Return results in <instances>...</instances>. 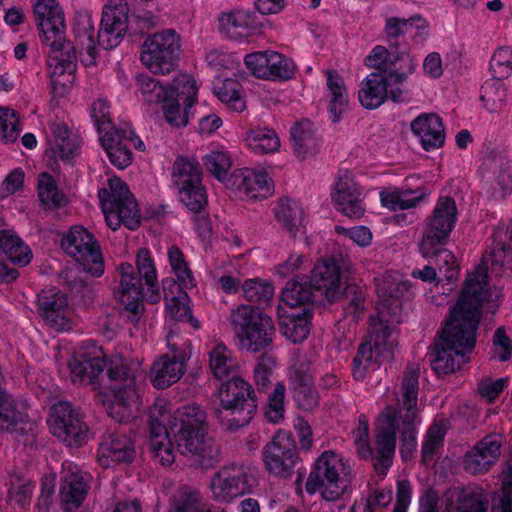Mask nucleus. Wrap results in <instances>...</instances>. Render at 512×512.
Segmentation results:
<instances>
[{"mask_svg": "<svg viewBox=\"0 0 512 512\" xmlns=\"http://www.w3.org/2000/svg\"><path fill=\"white\" fill-rule=\"evenodd\" d=\"M39 310L50 327L56 331L72 328L71 312L67 298L55 288L43 290L38 296Z\"/></svg>", "mask_w": 512, "mask_h": 512, "instance_id": "cd10ccee", "label": "nucleus"}, {"mask_svg": "<svg viewBox=\"0 0 512 512\" xmlns=\"http://www.w3.org/2000/svg\"><path fill=\"white\" fill-rule=\"evenodd\" d=\"M196 80L188 74L177 75L169 85L162 86L149 75L137 77V91L148 104L162 103L165 120L174 127H184L198 100Z\"/></svg>", "mask_w": 512, "mask_h": 512, "instance_id": "423d86ee", "label": "nucleus"}, {"mask_svg": "<svg viewBox=\"0 0 512 512\" xmlns=\"http://www.w3.org/2000/svg\"><path fill=\"white\" fill-rule=\"evenodd\" d=\"M37 196L40 204L48 210H55L66 204L65 194L59 189L56 179L47 172L38 176Z\"/></svg>", "mask_w": 512, "mask_h": 512, "instance_id": "de8ad7c7", "label": "nucleus"}, {"mask_svg": "<svg viewBox=\"0 0 512 512\" xmlns=\"http://www.w3.org/2000/svg\"><path fill=\"white\" fill-rule=\"evenodd\" d=\"M378 315L371 319L369 340L361 344L353 361V376L364 380L392 357L397 346L394 323L403 300L414 296L412 283L397 271H386L375 279Z\"/></svg>", "mask_w": 512, "mask_h": 512, "instance_id": "7ed1b4c3", "label": "nucleus"}, {"mask_svg": "<svg viewBox=\"0 0 512 512\" xmlns=\"http://www.w3.org/2000/svg\"><path fill=\"white\" fill-rule=\"evenodd\" d=\"M127 137L125 132L115 130L99 138L110 162L119 169L128 167L132 162V152L123 143Z\"/></svg>", "mask_w": 512, "mask_h": 512, "instance_id": "c03bdc74", "label": "nucleus"}, {"mask_svg": "<svg viewBox=\"0 0 512 512\" xmlns=\"http://www.w3.org/2000/svg\"><path fill=\"white\" fill-rule=\"evenodd\" d=\"M43 133L46 139L47 153L54 159L70 162L79 155V140L64 120L50 119L47 126L43 128Z\"/></svg>", "mask_w": 512, "mask_h": 512, "instance_id": "393cba45", "label": "nucleus"}, {"mask_svg": "<svg viewBox=\"0 0 512 512\" xmlns=\"http://www.w3.org/2000/svg\"><path fill=\"white\" fill-rule=\"evenodd\" d=\"M166 323L188 322L194 329L200 327L199 322L191 315L190 298L185 292L166 298Z\"/></svg>", "mask_w": 512, "mask_h": 512, "instance_id": "8fccbe9b", "label": "nucleus"}, {"mask_svg": "<svg viewBox=\"0 0 512 512\" xmlns=\"http://www.w3.org/2000/svg\"><path fill=\"white\" fill-rule=\"evenodd\" d=\"M490 69L494 79L501 80L512 75V50L509 48L498 49L491 58Z\"/></svg>", "mask_w": 512, "mask_h": 512, "instance_id": "338daca9", "label": "nucleus"}, {"mask_svg": "<svg viewBox=\"0 0 512 512\" xmlns=\"http://www.w3.org/2000/svg\"><path fill=\"white\" fill-rule=\"evenodd\" d=\"M124 34H78L77 51L84 66L96 63L97 47L108 50L118 46Z\"/></svg>", "mask_w": 512, "mask_h": 512, "instance_id": "e433bc0d", "label": "nucleus"}, {"mask_svg": "<svg viewBox=\"0 0 512 512\" xmlns=\"http://www.w3.org/2000/svg\"><path fill=\"white\" fill-rule=\"evenodd\" d=\"M218 400L221 409L234 416L230 429L249 423L257 408L251 385L240 377H232L220 386Z\"/></svg>", "mask_w": 512, "mask_h": 512, "instance_id": "4468645a", "label": "nucleus"}, {"mask_svg": "<svg viewBox=\"0 0 512 512\" xmlns=\"http://www.w3.org/2000/svg\"><path fill=\"white\" fill-rule=\"evenodd\" d=\"M230 322L240 349L256 353L272 344L274 322L258 307L238 306L232 311Z\"/></svg>", "mask_w": 512, "mask_h": 512, "instance_id": "1a4fd4ad", "label": "nucleus"}, {"mask_svg": "<svg viewBox=\"0 0 512 512\" xmlns=\"http://www.w3.org/2000/svg\"><path fill=\"white\" fill-rule=\"evenodd\" d=\"M257 15L251 11L237 9L230 12H223L217 18V28L220 32H229L237 29L258 28Z\"/></svg>", "mask_w": 512, "mask_h": 512, "instance_id": "5fc2aeb1", "label": "nucleus"}, {"mask_svg": "<svg viewBox=\"0 0 512 512\" xmlns=\"http://www.w3.org/2000/svg\"><path fill=\"white\" fill-rule=\"evenodd\" d=\"M391 62L387 76L395 85L399 86L416 71V59L409 53L398 52L395 49Z\"/></svg>", "mask_w": 512, "mask_h": 512, "instance_id": "4d7b16f0", "label": "nucleus"}, {"mask_svg": "<svg viewBox=\"0 0 512 512\" xmlns=\"http://www.w3.org/2000/svg\"><path fill=\"white\" fill-rule=\"evenodd\" d=\"M242 292L249 301H269L274 294V287L267 281L248 279L242 284Z\"/></svg>", "mask_w": 512, "mask_h": 512, "instance_id": "0e129e2a", "label": "nucleus"}, {"mask_svg": "<svg viewBox=\"0 0 512 512\" xmlns=\"http://www.w3.org/2000/svg\"><path fill=\"white\" fill-rule=\"evenodd\" d=\"M285 386L277 383L273 392L269 395L265 411L267 419L272 423H278L284 416Z\"/></svg>", "mask_w": 512, "mask_h": 512, "instance_id": "774afa93", "label": "nucleus"}, {"mask_svg": "<svg viewBox=\"0 0 512 512\" xmlns=\"http://www.w3.org/2000/svg\"><path fill=\"white\" fill-rule=\"evenodd\" d=\"M366 194L357 182L353 171L339 169L331 198L336 209L343 215L359 219L365 213L363 200Z\"/></svg>", "mask_w": 512, "mask_h": 512, "instance_id": "aec40b11", "label": "nucleus"}, {"mask_svg": "<svg viewBox=\"0 0 512 512\" xmlns=\"http://www.w3.org/2000/svg\"><path fill=\"white\" fill-rule=\"evenodd\" d=\"M34 14L40 32H61L66 28L64 13L57 0H37Z\"/></svg>", "mask_w": 512, "mask_h": 512, "instance_id": "79ce46f5", "label": "nucleus"}, {"mask_svg": "<svg viewBox=\"0 0 512 512\" xmlns=\"http://www.w3.org/2000/svg\"><path fill=\"white\" fill-rule=\"evenodd\" d=\"M91 117L97 127L99 138L104 133H112L117 130L111 123L109 104L104 99H98L92 103Z\"/></svg>", "mask_w": 512, "mask_h": 512, "instance_id": "69168bd1", "label": "nucleus"}, {"mask_svg": "<svg viewBox=\"0 0 512 512\" xmlns=\"http://www.w3.org/2000/svg\"><path fill=\"white\" fill-rule=\"evenodd\" d=\"M480 98L487 111L499 112L506 105L508 89L502 80L492 78L483 84Z\"/></svg>", "mask_w": 512, "mask_h": 512, "instance_id": "603ef678", "label": "nucleus"}, {"mask_svg": "<svg viewBox=\"0 0 512 512\" xmlns=\"http://www.w3.org/2000/svg\"><path fill=\"white\" fill-rule=\"evenodd\" d=\"M501 438L489 435L466 455L465 468L473 474L486 472L500 455Z\"/></svg>", "mask_w": 512, "mask_h": 512, "instance_id": "72a5a7b5", "label": "nucleus"}, {"mask_svg": "<svg viewBox=\"0 0 512 512\" xmlns=\"http://www.w3.org/2000/svg\"><path fill=\"white\" fill-rule=\"evenodd\" d=\"M49 432L68 447H80L88 441V427L68 402L53 404L47 417Z\"/></svg>", "mask_w": 512, "mask_h": 512, "instance_id": "2eb2a0df", "label": "nucleus"}, {"mask_svg": "<svg viewBox=\"0 0 512 512\" xmlns=\"http://www.w3.org/2000/svg\"><path fill=\"white\" fill-rule=\"evenodd\" d=\"M120 276L116 297L124 310L132 316H137L143 311V293L140 279L135 274L132 264L123 262L118 267Z\"/></svg>", "mask_w": 512, "mask_h": 512, "instance_id": "c756f323", "label": "nucleus"}, {"mask_svg": "<svg viewBox=\"0 0 512 512\" xmlns=\"http://www.w3.org/2000/svg\"><path fill=\"white\" fill-rule=\"evenodd\" d=\"M180 43L176 34H147L141 50L142 63L154 74H168L175 69Z\"/></svg>", "mask_w": 512, "mask_h": 512, "instance_id": "f3484780", "label": "nucleus"}, {"mask_svg": "<svg viewBox=\"0 0 512 512\" xmlns=\"http://www.w3.org/2000/svg\"><path fill=\"white\" fill-rule=\"evenodd\" d=\"M62 248L84 271L94 277L104 273L100 248L93 236L82 226H74L62 238Z\"/></svg>", "mask_w": 512, "mask_h": 512, "instance_id": "dca6fc26", "label": "nucleus"}, {"mask_svg": "<svg viewBox=\"0 0 512 512\" xmlns=\"http://www.w3.org/2000/svg\"><path fill=\"white\" fill-rule=\"evenodd\" d=\"M244 64L251 75L265 81H287L296 73L292 59L271 49L247 54Z\"/></svg>", "mask_w": 512, "mask_h": 512, "instance_id": "a211bd4d", "label": "nucleus"}, {"mask_svg": "<svg viewBox=\"0 0 512 512\" xmlns=\"http://www.w3.org/2000/svg\"><path fill=\"white\" fill-rule=\"evenodd\" d=\"M503 228L494 233V244L481 263L468 273L464 288L450 309L444 328L431 354L432 369L438 375L452 374L468 362L480 322V305L491 297L486 289L491 275H512V246L498 242Z\"/></svg>", "mask_w": 512, "mask_h": 512, "instance_id": "f257e3e1", "label": "nucleus"}, {"mask_svg": "<svg viewBox=\"0 0 512 512\" xmlns=\"http://www.w3.org/2000/svg\"><path fill=\"white\" fill-rule=\"evenodd\" d=\"M358 99L364 108L373 110L380 107L387 99L402 102L404 91L400 86L395 85L387 74L372 72L361 81Z\"/></svg>", "mask_w": 512, "mask_h": 512, "instance_id": "5701e85b", "label": "nucleus"}, {"mask_svg": "<svg viewBox=\"0 0 512 512\" xmlns=\"http://www.w3.org/2000/svg\"><path fill=\"white\" fill-rule=\"evenodd\" d=\"M327 109L333 122H338L348 110L349 98L343 78L335 71H326Z\"/></svg>", "mask_w": 512, "mask_h": 512, "instance_id": "58836bf2", "label": "nucleus"}, {"mask_svg": "<svg viewBox=\"0 0 512 512\" xmlns=\"http://www.w3.org/2000/svg\"><path fill=\"white\" fill-rule=\"evenodd\" d=\"M107 225L116 230L123 223L133 230L139 225L137 204L127 185L118 177L108 180V187L98 193Z\"/></svg>", "mask_w": 512, "mask_h": 512, "instance_id": "9b49d317", "label": "nucleus"}, {"mask_svg": "<svg viewBox=\"0 0 512 512\" xmlns=\"http://www.w3.org/2000/svg\"><path fill=\"white\" fill-rule=\"evenodd\" d=\"M136 264L138 273L144 279L150 293L147 296L149 302L157 303L160 300L157 273L149 250L143 248L138 251Z\"/></svg>", "mask_w": 512, "mask_h": 512, "instance_id": "864d4df0", "label": "nucleus"}, {"mask_svg": "<svg viewBox=\"0 0 512 512\" xmlns=\"http://www.w3.org/2000/svg\"><path fill=\"white\" fill-rule=\"evenodd\" d=\"M74 383L89 384L107 367L103 350L96 345L81 347L68 362Z\"/></svg>", "mask_w": 512, "mask_h": 512, "instance_id": "a878e982", "label": "nucleus"}, {"mask_svg": "<svg viewBox=\"0 0 512 512\" xmlns=\"http://www.w3.org/2000/svg\"><path fill=\"white\" fill-rule=\"evenodd\" d=\"M445 434L446 424L444 422L434 423L429 428L422 445V458L424 462L428 463L433 460L443 444Z\"/></svg>", "mask_w": 512, "mask_h": 512, "instance_id": "bf43d9fd", "label": "nucleus"}, {"mask_svg": "<svg viewBox=\"0 0 512 512\" xmlns=\"http://www.w3.org/2000/svg\"><path fill=\"white\" fill-rule=\"evenodd\" d=\"M276 368L277 364L274 357L269 355L260 357L254 370V381L259 391H264L268 388L271 381L275 378Z\"/></svg>", "mask_w": 512, "mask_h": 512, "instance_id": "680f3d73", "label": "nucleus"}, {"mask_svg": "<svg viewBox=\"0 0 512 512\" xmlns=\"http://www.w3.org/2000/svg\"><path fill=\"white\" fill-rule=\"evenodd\" d=\"M297 459L296 444L287 431H278L262 451L265 468L277 476L289 475Z\"/></svg>", "mask_w": 512, "mask_h": 512, "instance_id": "4be33fe9", "label": "nucleus"}, {"mask_svg": "<svg viewBox=\"0 0 512 512\" xmlns=\"http://www.w3.org/2000/svg\"><path fill=\"white\" fill-rule=\"evenodd\" d=\"M293 395L298 408L303 411H312L318 405V395L311 384V375L304 373L301 377L298 372L291 375Z\"/></svg>", "mask_w": 512, "mask_h": 512, "instance_id": "3c124183", "label": "nucleus"}, {"mask_svg": "<svg viewBox=\"0 0 512 512\" xmlns=\"http://www.w3.org/2000/svg\"><path fill=\"white\" fill-rule=\"evenodd\" d=\"M293 150L299 160H304L317 151L319 141L313 124L308 120L297 122L290 131Z\"/></svg>", "mask_w": 512, "mask_h": 512, "instance_id": "37998d69", "label": "nucleus"}, {"mask_svg": "<svg viewBox=\"0 0 512 512\" xmlns=\"http://www.w3.org/2000/svg\"><path fill=\"white\" fill-rule=\"evenodd\" d=\"M67 467L68 473L64 476L60 497L63 508L67 511H73L76 510L85 499L89 476L71 464Z\"/></svg>", "mask_w": 512, "mask_h": 512, "instance_id": "f704fd0d", "label": "nucleus"}, {"mask_svg": "<svg viewBox=\"0 0 512 512\" xmlns=\"http://www.w3.org/2000/svg\"><path fill=\"white\" fill-rule=\"evenodd\" d=\"M135 447L130 436L121 433L108 434L99 445L97 460L104 467L127 463L134 459Z\"/></svg>", "mask_w": 512, "mask_h": 512, "instance_id": "2f4dec72", "label": "nucleus"}, {"mask_svg": "<svg viewBox=\"0 0 512 512\" xmlns=\"http://www.w3.org/2000/svg\"><path fill=\"white\" fill-rule=\"evenodd\" d=\"M175 334H167V347L171 354L161 355L152 365L150 380L157 389H164L180 380L186 370L187 354L174 341Z\"/></svg>", "mask_w": 512, "mask_h": 512, "instance_id": "412c9836", "label": "nucleus"}, {"mask_svg": "<svg viewBox=\"0 0 512 512\" xmlns=\"http://www.w3.org/2000/svg\"><path fill=\"white\" fill-rule=\"evenodd\" d=\"M310 285L328 301H335L342 293L341 269L333 259L319 261L312 270Z\"/></svg>", "mask_w": 512, "mask_h": 512, "instance_id": "7c9ffc66", "label": "nucleus"}, {"mask_svg": "<svg viewBox=\"0 0 512 512\" xmlns=\"http://www.w3.org/2000/svg\"><path fill=\"white\" fill-rule=\"evenodd\" d=\"M225 187L245 201L264 200L274 192L273 180L264 169H237L227 178Z\"/></svg>", "mask_w": 512, "mask_h": 512, "instance_id": "6ab92c4d", "label": "nucleus"}, {"mask_svg": "<svg viewBox=\"0 0 512 512\" xmlns=\"http://www.w3.org/2000/svg\"><path fill=\"white\" fill-rule=\"evenodd\" d=\"M288 289L284 294V303L278 306L279 327L285 338L293 343L304 341L310 332L311 308L295 310L298 303Z\"/></svg>", "mask_w": 512, "mask_h": 512, "instance_id": "b1692460", "label": "nucleus"}, {"mask_svg": "<svg viewBox=\"0 0 512 512\" xmlns=\"http://www.w3.org/2000/svg\"><path fill=\"white\" fill-rule=\"evenodd\" d=\"M350 487V465L334 451H325L317 458L305 485L309 494L319 493L327 501L340 499Z\"/></svg>", "mask_w": 512, "mask_h": 512, "instance_id": "6e6552de", "label": "nucleus"}, {"mask_svg": "<svg viewBox=\"0 0 512 512\" xmlns=\"http://www.w3.org/2000/svg\"><path fill=\"white\" fill-rule=\"evenodd\" d=\"M429 192L425 188L385 187L380 190L379 198L381 206L391 210H404L416 207Z\"/></svg>", "mask_w": 512, "mask_h": 512, "instance_id": "4c0bfd02", "label": "nucleus"}, {"mask_svg": "<svg viewBox=\"0 0 512 512\" xmlns=\"http://www.w3.org/2000/svg\"><path fill=\"white\" fill-rule=\"evenodd\" d=\"M418 371L408 369L402 379L401 395L386 391L380 403L383 409L375 422V469L385 475L392 465L396 436H402L401 454L407 460L416 448V424L419 414Z\"/></svg>", "mask_w": 512, "mask_h": 512, "instance_id": "20e7f679", "label": "nucleus"}, {"mask_svg": "<svg viewBox=\"0 0 512 512\" xmlns=\"http://www.w3.org/2000/svg\"><path fill=\"white\" fill-rule=\"evenodd\" d=\"M213 95L227 108L241 113L246 109L242 84L233 78L217 77L212 86Z\"/></svg>", "mask_w": 512, "mask_h": 512, "instance_id": "a19ab883", "label": "nucleus"}, {"mask_svg": "<svg viewBox=\"0 0 512 512\" xmlns=\"http://www.w3.org/2000/svg\"><path fill=\"white\" fill-rule=\"evenodd\" d=\"M410 129L426 151L440 148L445 142L444 125L437 114H420L411 122Z\"/></svg>", "mask_w": 512, "mask_h": 512, "instance_id": "473e14b6", "label": "nucleus"}, {"mask_svg": "<svg viewBox=\"0 0 512 512\" xmlns=\"http://www.w3.org/2000/svg\"><path fill=\"white\" fill-rule=\"evenodd\" d=\"M169 512H227L223 508L213 507L197 489L182 488L173 496Z\"/></svg>", "mask_w": 512, "mask_h": 512, "instance_id": "ea45409f", "label": "nucleus"}, {"mask_svg": "<svg viewBox=\"0 0 512 512\" xmlns=\"http://www.w3.org/2000/svg\"><path fill=\"white\" fill-rule=\"evenodd\" d=\"M258 486L256 472L243 465H229L217 471L209 482L212 499L220 504H229L236 498L250 494Z\"/></svg>", "mask_w": 512, "mask_h": 512, "instance_id": "f8f14e48", "label": "nucleus"}, {"mask_svg": "<svg viewBox=\"0 0 512 512\" xmlns=\"http://www.w3.org/2000/svg\"><path fill=\"white\" fill-rule=\"evenodd\" d=\"M245 142L247 147L255 154L275 153L280 148V139L276 132L265 127L248 131Z\"/></svg>", "mask_w": 512, "mask_h": 512, "instance_id": "09e8293b", "label": "nucleus"}, {"mask_svg": "<svg viewBox=\"0 0 512 512\" xmlns=\"http://www.w3.org/2000/svg\"><path fill=\"white\" fill-rule=\"evenodd\" d=\"M149 428V452L163 466H170L176 458L171 435L182 453L190 455L199 466L209 468L217 460L218 449L206 439V414L198 405H187L170 414L169 403L157 399Z\"/></svg>", "mask_w": 512, "mask_h": 512, "instance_id": "f03ea898", "label": "nucleus"}, {"mask_svg": "<svg viewBox=\"0 0 512 512\" xmlns=\"http://www.w3.org/2000/svg\"><path fill=\"white\" fill-rule=\"evenodd\" d=\"M49 42L48 73L54 97H65L75 84L76 48L62 34H45Z\"/></svg>", "mask_w": 512, "mask_h": 512, "instance_id": "9d476101", "label": "nucleus"}, {"mask_svg": "<svg viewBox=\"0 0 512 512\" xmlns=\"http://www.w3.org/2000/svg\"><path fill=\"white\" fill-rule=\"evenodd\" d=\"M428 21L421 15L415 14L409 18L390 17L386 20L387 32H409L428 29Z\"/></svg>", "mask_w": 512, "mask_h": 512, "instance_id": "e2e57ef3", "label": "nucleus"}, {"mask_svg": "<svg viewBox=\"0 0 512 512\" xmlns=\"http://www.w3.org/2000/svg\"><path fill=\"white\" fill-rule=\"evenodd\" d=\"M145 379V371L140 361L120 355L109 360L107 379L103 382L99 395L107 413L118 422H129L139 412L141 406L140 383Z\"/></svg>", "mask_w": 512, "mask_h": 512, "instance_id": "39448f33", "label": "nucleus"}, {"mask_svg": "<svg viewBox=\"0 0 512 512\" xmlns=\"http://www.w3.org/2000/svg\"><path fill=\"white\" fill-rule=\"evenodd\" d=\"M129 6L126 0H108L102 10L99 32H126Z\"/></svg>", "mask_w": 512, "mask_h": 512, "instance_id": "a18cd8bd", "label": "nucleus"}, {"mask_svg": "<svg viewBox=\"0 0 512 512\" xmlns=\"http://www.w3.org/2000/svg\"><path fill=\"white\" fill-rule=\"evenodd\" d=\"M202 161L206 169L225 185V181L229 178L228 171L232 166L228 151L223 146H213Z\"/></svg>", "mask_w": 512, "mask_h": 512, "instance_id": "6e6d98bb", "label": "nucleus"}, {"mask_svg": "<svg viewBox=\"0 0 512 512\" xmlns=\"http://www.w3.org/2000/svg\"><path fill=\"white\" fill-rule=\"evenodd\" d=\"M21 132L20 120L17 113L7 107H0V137L3 142H16Z\"/></svg>", "mask_w": 512, "mask_h": 512, "instance_id": "052dcab7", "label": "nucleus"}, {"mask_svg": "<svg viewBox=\"0 0 512 512\" xmlns=\"http://www.w3.org/2000/svg\"><path fill=\"white\" fill-rule=\"evenodd\" d=\"M441 508V512H488V501L482 488L467 486L448 490Z\"/></svg>", "mask_w": 512, "mask_h": 512, "instance_id": "c85d7f7f", "label": "nucleus"}, {"mask_svg": "<svg viewBox=\"0 0 512 512\" xmlns=\"http://www.w3.org/2000/svg\"><path fill=\"white\" fill-rule=\"evenodd\" d=\"M172 183L177 190L179 201L189 210L198 212L206 206L207 193L202 184L197 161L178 158L173 165Z\"/></svg>", "mask_w": 512, "mask_h": 512, "instance_id": "ddd939ff", "label": "nucleus"}, {"mask_svg": "<svg viewBox=\"0 0 512 512\" xmlns=\"http://www.w3.org/2000/svg\"><path fill=\"white\" fill-rule=\"evenodd\" d=\"M208 356L210 372L217 379L228 377L239 367L237 358L224 343H215Z\"/></svg>", "mask_w": 512, "mask_h": 512, "instance_id": "49530a36", "label": "nucleus"}, {"mask_svg": "<svg viewBox=\"0 0 512 512\" xmlns=\"http://www.w3.org/2000/svg\"><path fill=\"white\" fill-rule=\"evenodd\" d=\"M0 250L13 265L18 267L27 266L33 258L30 247L13 230L0 231ZM17 276V270L9 268L0 261L1 280L9 282L16 279Z\"/></svg>", "mask_w": 512, "mask_h": 512, "instance_id": "bb28decb", "label": "nucleus"}, {"mask_svg": "<svg viewBox=\"0 0 512 512\" xmlns=\"http://www.w3.org/2000/svg\"><path fill=\"white\" fill-rule=\"evenodd\" d=\"M275 217L288 231V233L300 240L306 239L308 221L304 215L302 206L294 200L284 199L275 207Z\"/></svg>", "mask_w": 512, "mask_h": 512, "instance_id": "c9c22d12", "label": "nucleus"}, {"mask_svg": "<svg viewBox=\"0 0 512 512\" xmlns=\"http://www.w3.org/2000/svg\"><path fill=\"white\" fill-rule=\"evenodd\" d=\"M168 260L171 269L177 278L181 288L188 289L195 286L192 273L184 259L183 253L179 248L172 246L168 250Z\"/></svg>", "mask_w": 512, "mask_h": 512, "instance_id": "13d9d810", "label": "nucleus"}, {"mask_svg": "<svg viewBox=\"0 0 512 512\" xmlns=\"http://www.w3.org/2000/svg\"><path fill=\"white\" fill-rule=\"evenodd\" d=\"M458 220L456 202L451 197H440L425 221L420 252L425 258L437 257L439 271L449 282L457 278L458 264L453 253L444 248Z\"/></svg>", "mask_w": 512, "mask_h": 512, "instance_id": "0eeeda50", "label": "nucleus"}]
</instances>
